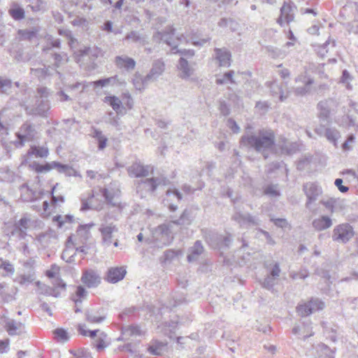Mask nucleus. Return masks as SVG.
Segmentation results:
<instances>
[{"instance_id":"69168bd1","label":"nucleus","mask_w":358,"mask_h":358,"mask_svg":"<svg viewBox=\"0 0 358 358\" xmlns=\"http://www.w3.org/2000/svg\"><path fill=\"white\" fill-rule=\"evenodd\" d=\"M90 85H91L90 84V83H88L85 81V82H83V83L77 82L75 84L69 85L68 87L71 90H75L79 88L80 87H82V90H81L80 92H83L85 90V89L86 87H89Z\"/></svg>"},{"instance_id":"5fc2aeb1","label":"nucleus","mask_w":358,"mask_h":358,"mask_svg":"<svg viewBox=\"0 0 358 358\" xmlns=\"http://www.w3.org/2000/svg\"><path fill=\"white\" fill-rule=\"evenodd\" d=\"M55 339L58 342H66L69 337L68 333L64 329H57L54 331Z\"/></svg>"},{"instance_id":"4468645a","label":"nucleus","mask_w":358,"mask_h":358,"mask_svg":"<svg viewBox=\"0 0 358 358\" xmlns=\"http://www.w3.org/2000/svg\"><path fill=\"white\" fill-rule=\"evenodd\" d=\"M127 273L124 266L111 267L108 268L104 279L110 283H116L122 280Z\"/></svg>"},{"instance_id":"ddd939ff","label":"nucleus","mask_w":358,"mask_h":358,"mask_svg":"<svg viewBox=\"0 0 358 358\" xmlns=\"http://www.w3.org/2000/svg\"><path fill=\"white\" fill-rule=\"evenodd\" d=\"M303 191L308 198L306 206L315 201L322 194V188L316 183L308 182L303 185Z\"/></svg>"},{"instance_id":"c85d7f7f","label":"nucleus","mask_w":358,"mask_h":358,"mask_svg":"<svg viewBox=\"0 0 358 358\" xmlns=\"http://www.w3.org/2000/svg\"><path fill=\"white\" fill-rule=\"evenodd\" d=\"M192 220L193 217L192 215L191 210L186 208L183 210L178 219L173 220L171 222L176 225L185 226L189 225L192 223Z\"/></svg>"},{"instance_id":"49530a36","label":"nucleus","mask_w":358,"mask_h":358,"mask_svg":"<svg viewBox=\"0 0 358 358\" xmlns=\"http://www.w3.org/2000/svg\"><path fill=\"white\" fill-rule=\"evenodd\" d=\"M28 154L35 155L36 157H46L49 152L46 147L32 146L28 151Z\"/></svg>"},{"instance_id":"de8ad7c7","label":"nucleus","mask_w":358,"mask_h":358,"mask_svg":"<svg viewBox=\"0 0 358 358\" xmlns=\"http://www.w3.org/2000/svg\"><path fill=\"white\" fill-rule=\"evenodd\" d=\"M87 292L83 286H78L76 288V294L72 296V300L75 304L78 306V303H82L83 299L87 296Z\"/></svg>"},{"instance_id":"393cba45","label":"nucleus","mask_w":358,"mask_h":358,"mask_svg":"<svg viewBox=\"0 0 358 358\" xmlns=\"http://www.w3.org/2000/svg\"><path fill=\"white\" fill-rule=\"evenodd\" d=\"M106 315L102 309H90L85 313V319L90 323H101L106 320Z\"/></svg>"},{"instance_id":"f03ea898","label":"nucleus","mask_w":358,"mask_h":358,"mask_svg":"<svg viewBox=\"0 0 358 358\" xmlns=\"http://www.w3.org/2000/svg\"><path fill=\"white\" fill-rule=\"evenodd\" d=\"M264 268L268 273L261 282V285L262 287L273 292L274 286L276 285L281 273L280 264L275 261H271V262H266L264 263Z\"/></svg>"},{"instance_id":"4d7b16f0","label":"nucleus","mask_w":358,"mask_h":358,"mask_svg":"<svg viewBox=\"0 0 358 358\" xmlns=\"http://www.w3.org/2000/svg\"><path fill=\"white\" fill-rule=\"evenodd\" d=\"M12 87L11 80L0 76V94L7 93Z\"/></svg>"},{"instance_id":"c9c22d12","label":"nucleus","mask_w":358,"mask_h":358,"mask_svg":"<svg viewBox=\"0 0 358 358\" xmlns=\"http://www.w3.org/2000/svg\"><path fill=\"white\" fill-rule=\"evenodd\" d=\"M121 83L119 80L118 76H115L110 78L100 79L92 83H90V85H94V87L101 86L104 87L106 85H114L120 84Z\"/></svg>"},{"instance_id":"09e8293b","label":"nucleus","mask_w":358,"mask_h":358,"mask_svg":"<svg viewBox=\"0 0 358 358\" xmlns=\"http://www.w3.org/2000/svg\"><path fill=\"white\" fill-rule=\"evenodd\" d=\"M324 136L329 142L332 143L335 146H336L337 140L340 137V133L337 129L334 128H329L325 129Z\"/></svg>"},{"instance_id":"79ce46f5","label":"nucleus","mask_w":358,"mask_h":358,"mask_svg":"<svg viewBox=\"0 0 358 358\" xmlns=\"http://www.w3.org/2000/svg\"><path fill=\"white\" fill-rule=\"evenodd\" d=\"M296 310L298 315L301 317H307L313 313L310 308V304L308 301L299 303L296 307Z\"/></svg>"},{"instance_id":"4c0bfd02","label":"nucleus","mask_w":358,"mask_h":358,"mask_svg":"<svg viewBox=\"0 0 358 358\" xmlns=\"http://www.w3.org/2000/svg\"><path fill=\"white\" fill-rule=\"evenodd\" d=\"M124 40H131L132 42L138 43L143 45L148 43L147 37L142 36L136 31H131L128 33L126 35Z\"/></svg>"},{"instance_id":"412c9836","label":"nucleus","mask_w":358,"mask_h":358,"mask_svg":"<svg viewBox=\"0 0 358 358\" xmlns=\"http://www.w3.org/2000/svg\"><path fill=\"white\" fill-rule=\"evenodd\" d=\"M99 231L101 234L103 243L108 246L112 243L113 232L117 231V229L115 225L110 224L106 225H101Z\"/></svg>"},{"instance_id":"f257e3e1","label":"nucleus","mask_w":358,"mask_h":358,"mask_svg":"<svg viewBox=\"0 0 358 358\" xmlns=\"http://www.w3.org/2000/svg\"><path fill=\"white\" fill-rule=\"evenodd\" d=\"M241 146L255 150L267 159L268 153L273 152L275 145V137L271 129H262L251 134H244L240 140Z\"/></svg>"},{"instance_id":"7c9ffc66","label":"nucleus","mask_w":358,"mask_h":358,"mask_svg":"<svg viewBox=\"0 0 358 358\" xmlns=\"http://www.w3.org/2000/svg\"><path fill=\"white\" fill-rule=\"evenodd\" d=\"M217 25L223 29H229V31L234 32L238 29V23L231 18L222 17L220 20Z\"/></svg>"},{"instance_id":"20e7f679","label":"nucleus","mask_w":358,"mask_h":358,"mask_svg":"<svg viewBox=\"0 0 358 358\" xmlns=\"http://www.w3.org/2000/svg\"><path fill=\"white\" fill-rule=\"evenodd\" d=\"M355 235L352 227L348 223L337 225L333 230L332 238L334 241L346 243Z\"/></svg>"},{"instance_id":"ea45409f","label":"nucleus","mask_w":358,"mask_h":358,"mask_svg":"<svg viewBox=\"0 0 358 358\" xmlns=\"http://www.w3.org/2000/svg\"><path fill=\"white\" fill-rule=\"evenodd\" d=\"M80 53L81 57L87 56L96 59L101 55V50L97 47H88L80 50Z\"/></svg>"},{"instance_id":"864d4df0","label":"nucleus","mask_w":358,"mask_h":358,"mask_svg":"<svg viewBox=\"0 0 358 358\" xmlns=\"http://www.w3.org/2000/svg\"><path fill=\"white\" fill-rule=\"evenodd\" d=\"M264 193L266 195L276 197L280 195L278 185H268L264 189Z\"/></svg>"},{"instance_id":"052dcab7","label":"nucleus","mask_w":358,"mask_h":358,"mask_svg":"<svg viewBox=\"0 0 358 358\" xmlns=\"http://www.w3.org/2000/svg\"><path fill=\"white\" fill-rule=\"evenodd\" d=\"M0 268L3 269L8 273L13 274L14 273L13 265L10 263L8 260H3L0 259Z\"/></svg>"},{"instance_id":"c03bdc74","label":"nucleus","mask_w":358,"mask_h":358,"mask_svg":"<svg viewBox=\"0 0 358 358\" xmlns=\"http://www.w3.org/2000/svg\"><path fill=\"white\" fill-rule=\"evenodd\" d=\"M150 80V79H147L146 76L142 77L141 75L136 73L132 79V83L136 90H142Z\"/></svg>"},{"instance_id":"423d86ee","label":"nucleus","mask_w":358,"mask_h":358,"mask_svg":"<svg viewBox=\"0 0 358 358\" xmlns=\"http://www.w3.org/2000/svg\"><path fill=\"white\" fill-rule=\"evenodd\" d=\"M295 83H300L301 85L294 87L292 88L293 92L297 96H304L310 93L314 80L306 73H302L295 78Z\"/></svg>"},{"instance_id":"39448f33","label":"nucleus","mask_w":358,"mask_h":358,"mask_svg":"<svg viewBox=\"0 0 358 358\" xmlns=\"http://www.w3.org/2000/svg\"><path fill=\"white\" fill-rule=\"evenodd\" d=\"M337 102L333 99L320 101L317 105L318 117L320 122H328L331 112L337 107Z\"/></svg>"},{"instance_id":"473e14b6","label":"nucleus","mask_w":358,"mask_h":358,"mask_svg":"<svg viewBox=\"0 0 358 358\" xmlns=\"http://www.w3.org/2000/svg\"><path fill=\"white\" fill-rule=\"evenodd\" d=\"M21 199L25 202H30L34 201L36 199V192L29 188V187L23 184L20 187Z\"/></svg>"},{"instance_id":"f8f14e48","label":"nucleus","mask_w":358,"mask_h":358,"mask_svg":"<svg viewBox=\"0 0 358 358\" xmlns=\"http://www.w3.org/2000/svg\"><path fill=\"white\" fill-rule=\"evenodd\" d=\"M232 220L237 222L241 227H248L259 225L258 219L249 213L243 214L241 212H236L232 216Z\"/></svg>"},{"instance_id":"bf43d9fd","label":"nucleus","mask_w":358,"mask_h":358,"mask_svg":"<svg viewBox=\"0 0 358 358\" xmlns=\"http://www.w3.org/2000/svg\"><path fill=\"white\" fill-rule=\"evenodd\" d=\"M52 283L53 285L52 288L55 289L56 291H59L60 292L61 291L66 290V285L60 278H55L53 279Z\"/></svg>"},{"instance_id":"b1692460","label":"nucleus","mask_w":358,"mask_h":358,"mask_svg":"<svg viewBox=\"0 0 358 358\" xmlns=\"http://www.w3.org/2000/svg\"><path fill=\"white\" fill-rule=\"evenodd\" d=\"M115 64L119 69L131 71L135 69L136 62L134 59L126 55L117 56L115 58Z\"/></svg>"},{"instance_id":"f704fd0d","label":"nucleus","mask_w":358,"mask_h":358,"mask_svg":"<svg viewBox=\"0 0 358 358\" xmlns=\"http://www.w3.org/2000/svg\"><path fill=\"white\" fill-rule=\"evenodd\" d=\"M54 68L51 66H44L43 68L31 69V71L40 79H44L52 76Z\"/></svg>"},{"instance_id":"f3484780","label":"nucleus","mask_w":358,"mask_h":358,"mask_svg":"<svg viewBox=\"0 0 358 358\" xmlns=\"http://www.w3.org/2000/svg\"><path fill=\"white\" fill-rule=\"evenodd\" d=\"M127 171L130 176L146 177L149 175L150 166H144L140 162H135L127 168Z\"/></svg>"},{"instance_id":"72a5a7b5","label":"nucleus","mask_w":358,"mask_h":358,"mask_svg":"<svg viewBox=\"0 0 358 358\" xmlns=\"http://www.w3.org/2000/svg\"><path fill=\"white\" fill-rule=\"evenodd\" d=\"M52 55L55 60V63L52 66L55 69L54 71L60 77L62 74L57 70V68L59 67L63 63H66L68 62V55L65 52L54 53Z\"/></svg>"},{"instance_id":"2f4dec72","label":"nucleus","mask_w":358,"mask_h":358,"mask_svg":"<svg viewBox=\"0 0 358 358\" xmlns=\"http://www.w3.org/2000/svg\"><path fill=\"white\" fill-rule=\"evenodd\" d=\"M163 33L166 34V36H164V38L162 39V41L171 47L172 52L176 50L178 44L175 43L173 40V37L175 34V29L172 26L167 27L165 30L163 31Z\"/></svg>"},{"instance_id":"6ab92c4d","label":"nucleus","mask_w":358,"mask_h":358,"mask_svg":"<svg viewBox=\"0 0 358 358\" xmlns=\"http://www.w3.org/2000/svg\"><path fill=\"white\" fill-rule=\"evenodd\" d=\"M178 69L180 71L179 76L185 80L189 79L194 72V69L183 57L180 58Z\"/></svg>"},{"instance_id":"58836bf2","label":"nucleus","mask_w":358,"mask_h":358,"mask_svg":"<svg viewBox=\"0 0 358 358\" xmlns=\"http://www.w3.org/2000/svg\"><path fill=\"white\" fill-rule=\"evenodd\" d=\"M270 89L272 96H278L280 101H285L288 96L287 93L284 94L282 86L278 85L276 82H273L271 83Z\"/></svg>"},{"instance_id":"3c124183","label":"nucleus","mask_w":358,"mask_h":358,"mask_svg":"<svg viewBox=\"0 0 358 358\" xmlns=\"http://www.w3.org/2000/svg\"><path fill=\"white\" fill-rule=\"evenodd\" d=\"M29 7L33 12L44 11L47 8V3L43 0H31Z\"/></svg>"},{"instance_id":"0eeeda50","label":"nucleus","mask_w":358,"mask_h":358,"mask_svg":"<svg viewBox=\"0 0 358 358\" xmlns=\"http://www.w3.org/2000/svg\"><path fill=\"white\" fill-rule=\"evenodd\" d=\"M296 9V6L291 0H285L280 8V15L277 20L278 23L282 26L284 22L289 24L292 22Z\"/></svg>"},{"instance_id":"e2e57ef3","label":"nucleus","mask_w":358,"mask_h":358,"mask_svg":"<svg viewBox=\"0 0 358 358\" xmlns=\"http://www.w3.org/2000/svg\"><path fill=\"white\" fill-rule=\"evenodd\" d=\"M124 332L129 336L141 335V329L138 326H129L125 329Z\"/></svg>"},{"instance_id":"603ef678","label":"nucleus","mask_w":358,"mask_h":358,"mask_svg":"<svg viewBox=\"0 0 358 358\" xmlns=\"http://www.w3.org/2000/svg\"><path fill=\"white\" fill-rule=\"evenodd\" d=\"M309 303L310 304L311 310L313 313L316 311H320L323 310L325 308V303L319 298L312 297L308 300Z\"/></svg>"},{"instance_id":"dca6fc26","label":"nucleus","mask_w":358,"mask_h":358,"mask_svg":"<svg viewBox=\"0 0 358 358\" xmlns=\"http://www.w3.org/2000/svg\"><path fill=\"white\" fill-rule=\"evenodd\" d=\"M50 109V103L48 100H37L36 107L29 108L27 107L26 110L29 115H36L42 117H46Z\"/></svg>"},{"instance_id":"6e6552de","label":"nucleus","mask_w":358,"mask_h":358,"mask_svg":"<svg viewBox=\"0 0 358 358\" xmlns=\"http://www.w3.org/2000/svg\"><path fill=\"white\" fill-rule=\"evenodd\" d=\"M81 281L88 288H94L101 284V278L96 271L88 268L83 271Z\"/></svg>"},{"instance_id":"9b49d317","label":"nucleus","mask_w":358,"mask_h":358,"mask_svg":"<svg viewBox=\"0 0 358 358\" xmlns=\"http://www.w3.org/2000/svg\"><path fill=\"white\" fill-rule=\"evenodd\" d=\"M3 323L4 329L10 336H20L25 333V326L21 322L5 317Z\"/></svg>"},{"instance_id":"bb28decb","label":"nucleus","mask_w":358,"mask_h":358,"mask_svg":"<svg viewBox=\"0 0 358 358\" xmlns=\"http://www.w3.org/2000/svg\"><path fill=\"white\" fill-rule=\"evenodd\" d=\"M203 247L200 241H196L194 245L189 249V254L187 257L188 262H194L199 259V257L203 253Z\"/></svg>"},{"instance_id":"c756f323","label":"nucleus","mask_w":358,"mask_h":358,"mask_svg":"<svg viewBox=\"0 0 358 358\" xmlns=\"http://www.w3.org/2000/svg\"><path fill=\"white\" fill-rule=\"evenodd\" d=\"M91 129V136L96 139L98 141L99 150H103L106 147L108 138L103 134L101 131L96 129L95 127H92Z\"/></svg>"},{"instance_id":"8fccbe9b","label":"nucleus","mask_w":358,"mask_h":358,"mask_svg":"<svg viewBox=\"0 0 358 358\" xmlns=\"http://www.w3.org/2000/svg\"><path fill=\"white\" fill-rule=\"evenodd\" d=\"M93 225V224H90L79 226L75 236H80L83 239L81 242L86 241L90 236V229Z\"/></svg>"},{"instance_id":"e433bc0d","label":"nucleus","mask_w":358,"mask_h":358,"mask_svg":"<svg viewBox=\"0 0 358 358\" xmlns=\"http://www.w3.org/2000/svg\"><path fill=\"white\" fill-rule=\"evenodd\" d=\"M235 72L233 70H230L224 73L222 76L217 77L215 80L217 85H225L228 83L231 84H236V81L234 79Z\"/></svg>"},{"instance_id":"1a4fd4ad","label":"nucleus","mask_w":358,"mask_h":358,"mask_svg":"<svg viewBox=\"0 0 358 358\" xmlns=\"http://www.w3.org/2000/svg\"><path fill=\"white\" fill-rule=\"evenodd\" d=\"M36 134V129L34 125L29 122H24L20 128L17 133V138L20 141V144L23 146L24 142L31 141L35 137Z\"/></svg>"},{"instance_id":"9d476101","label":"nucleus","mask_w":358,"mask_h":358,"mask_svg":"<svg viewBox=\"0 0 358 358\" xmlns=\"http://www.w3.org/2000/svg\"><path fill=\"white\" fill-rule=\"evenodd\" d=\"M30 219L27 215H24L20 220L16 222L10 231L11 236H16L20 239L24 238L27 236V230L29 227Z\"/></svg>"},{"instance_id":"338daca9","label":"nucleus","mask_w":358,"mask_h":358,"mask_svg":"<svg viewBox=\"0 0 358 358\" xmlns=\"http://www.w3.org/2000/svg\"><path fill=\"white\" fill-rule=\"evenodd\" d=\"M59 270V268L58 266H57L56 265H52L51 266V268L46 271L45 275L50 278L55 279V278H57L56 275L58 273Z\"/></svg>"},{"instance_id":"774afa93","label":"nucleus","mask_w":358,"mask_h":358,"mask_svg":"<svg viewBox=\"0 0 358 358\" xmlns=\"http://www.w3.org/2000/svg\"><path fill=\"white\" fill-rule=\"evenodd\" d=\"M33 278L31 275H21L18 278L17 282L19 284L24 285H28L29 283H31L33 281Z\"/></svg>"},{"instance_id":"0e129e2a","label":"nucleus","mask_w":358,"mask_h":358,"mask_svg":"<svg viewBox=\"0 0 358 358\" xmlns=\"http://www.w3.org/2000/svg\"><path fill=\"white\" fill-rule=\"evenodd\" d=\"M172 52L174 54L178 53V54L185 56L188 58L193 57L195 54L194 50H190V49H189V50H187V49L178 50L176 48V50H173Z\"/></svg>"},{"instance_id":"5701e85b","label":"nucleus","mask_w":358,"mask_h":358,"mask_svg":"<svg viewBox=\"0 0 358 358\" xmlns=\"http://www.w3.org/2000/svg\"><path fill=\"white\" fill-rule=\"evenodd\" d=\"M165 69V64L162 59L153 62L149 73L146 76L147 79L155 80L160 76Z\"/></svg>"},{"instance_id":"a18cd8bd","label":"nucleus","mask_w":358,"mask_h":358,"mask_svg":"<svg viewBox=\"0 0 358 358\" xmlns=\"http://www.w3.org/2000/svg\"><path fill=\"white\" fill-rule=\"evenodd\" d=\"M36 284L39 287L41 290L40 294H41L53 296L55 297H59L60 296L59 292L56 291L55 289L42 285L39 281L36 282Z\"/></svg>"},{"instance_id":"aec40b11","label":"nucleus","mask_w":358,"mask_h":358,"mask_svg":"<svg viewBox=\"0 0 358 358\" xmlns=\"http://www.w3.org/2000/svg\"><path fill=\"white\" fill-rule=\"evenodd\" d=\"M8 13L15 21H20L25 17L24 9L16 1L10 3Z\"/></svg>"},{"instance_id":"a19ab883","label":"nucleus","mask_w":358,"mask_h":358,"mask_svg":"<svg viewBox=\"0 0 358 358\" xmlns=\"http://www.w3.org/2000/svg\"><path fill=\"white\" fill-rule=\"evenodd\" d=\"M104 102L108 103L118 114L122 108V101L115 96H107L104 98Z\"/></svg>"},{"instance_id":"2eb2a0df","label":"nucleus","mask_w":358,"mask_h":358,"mask_svg":"<svg viewBox=\"0 0 358 358\" xmlns=\"http://www.w3.org/2000/svg\"><path fill=\"white\" fill-rule=\"evenodd\" d=\"M215 59L218 62L220 66L229 67L231 65V54L225 48L214 49Z\"/></svg>"},{"instance_id":"37998d69","label":"nucleus","mask_w":358,"mask_h":358,"mask_svg":"<svg viewBox=\"0 0 358 358\" xmlns=\"http://www.w3.org/2000/svg\"><path fill=\"white\" fill-rule=\"evenodd\" d=\"M166 345V343L158 341H153L152 344L148 347V351L153 355H161L163 348Z\"/></svg>"},{"instance_id":"7ed1b4c3","label":"nucleus","mask_w":358,"mask_h":358,"mask_svg":"<svg viewBox=\"0 0 358 358\" xmlns=\"http://www.w3.org/2000/svg\"><path fill=\"white\" fill-rule=\"evenodd\" d=\"M169 180L164 177L151 178L141 180L136 183V192L141 198L145 197L148 193H152L159 185H166Z\"/></svg>"},{"instance_id":"cd10ccee","label":"nucleus","mask_w":358,"mask_h":358,"mask_svg":"<svg viewBox=\"0 0 358 358\" xmlns=\"http://www.w3.org/2000/svg\"><path fill=\"white\" fill-rule=\"evenodd\" d=\"M41 30V28L40 26H35L31 29H19L18 35L22 40L31 41L37 36Z\"/></svg>"},{"instance_id":"4be33fe9","label":"nucleus","mask_w":358,"mask_h":358,"mask_svg":"<svg viewBox=\"0 0 358 358\" xmlns=\"http://www.w3.org/2000/svg\"><path fill=\"white\" fill-rule=\"evenodd\" d=\"M48 164L50 167V171L55 169L59 173H64L67 176H80L77 171L69 165L62 164L57 162H52Z\"/></svg>"},{"instance_id":"a211bd4d","label":"nucleus","mask_w":358,"mask_h":358,"mask_svg":"<svg viewBox=\"0 0 358 358\" xmlns=\"http://www.w3.org/2000/svg\"><path fill=\"white\" fill-rule=\"evenodd\" d=\"M102 196L105 198L108 204L112 206L120 207V203L115 201V197L119 196L120 190L118 188L112 187L102 188L100 189Z\"/></svg>"},{"instance_id":"13d9d810","label":"nucleus","mask_w":358,"mask_h":358,"mask_svg":"<svg viewBox=\"0 0 358 358\" xmlns=\"http://www.w3.org/2000/svg\"><path fill=\"white\" fill-rule=\"evenodd\" d=\"M318 351L325 355L327 358H334V350H331L325 344H320L318 345Z\"/></svg>"},{"instance_id":"a878e982","label":"nucleus","mask_w":358,"mask_h":358,"mask_svg":"<svg viewBox=\"0 0 358 358\" xmlns=\"http://www.w3.org/2000/svg\"><path fill=\"white\" fill-rule=\"evenodd\" d=\"M332 224L331 219L326 215L320 216L315 219L312 222L313 227L317 231H323L329 229L331 227Z\"/></svg>"},{"instance_id":"680f3d73","label":"nucleus","mask_w":358,"mask_h":358,"mask_svg":"<svg viewBox=\"0 0 358 358\" xmlns=\"http://www.w3.org/2000/svg\"><path fill=\"white\" fill-rule=\"evenodd\" d=\"M308 271L306 269H301L297 273H291L289 276L292 279L296 280L297 278L305 279L308 276Z\"/></svg>"},{"instance_id":"6e6d98bb","label":"nucleus","mask_w":358,"mask_h":358,"mask_svg":"<svg viewBox=\"0 0 358 358\" xmlns=\"http://www.w3.org/2000/svg\"><path fill=\"white\" fill-rule=\"evenodd\" d=\"M107 335L101 332L98 338L94 341V346L98 351L103 350L106 346V338Z\"/></svg>"}]
</instances>
